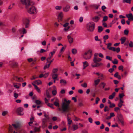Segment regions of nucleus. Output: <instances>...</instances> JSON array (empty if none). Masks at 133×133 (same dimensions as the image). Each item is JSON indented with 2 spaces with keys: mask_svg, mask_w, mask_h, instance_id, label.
<instances>
[{
  "mask_svg": "<svg viewBox=\"0 0 133 133\" xmlns=\"http://www.w3.org/2000/svg\"><path fill=\"white\" fill-rule=\"evenodd\" d=\"M21 3L23 5H25L26 8L34 5V2L31 0H20Z\"/></svg>",
  "mask_w": 133,
  "mask_h": 133,
  "instance_id": "obj_1",
  "label": "nucleus"
},
{
  "mask_svg": "<svg viewBox=\"0 0 133 133\" xmlns=\"http://www.w3.org/2000/svg\"><path fill=\"white\" fill-rule=\"evenodd\" d=\"M64 101L65 102H63L62 103L63 109L64 111L68 110L69 112L70 109L69 105L70 101L69 100L67 101L66 99H64Z\"/></svg>",
  "mask_w": 133,
  "mask_h": 133,
  "instance_id": "obj_2",
  "label": "nucleus"
},
{
  "mask_svg": "<svg viewBox=\"0 0 133 133\" xmlns=\"http://www.w3.org/2000/svg\"><path fill=\"white\" fill-rule=\"evenodd\" d=\"M87 27L88 31L92 32L95 29V24L93 22H89L87 24Z\"/></svg>",
  "mask_w": 133,
  "mask_h": 133,
  "instance_id": "obj_3",
  "label": "nucleus"
},
{
  "mask_svg": "<svg viewBox=\"0 0 133 133\" xmlns=\"http://www.w3.org/2000/svg\"><path fill=\"white\" fill-rule=\"evenodd\" d=\"M31 7L27 10L28 12L31 14H35L37 13V10L34 6H31Z\"/></svg>",
  "mask_w": 133,
  "mask_h": 133,
  "instance_id": "obj_4",
  "label": "nucleus"
},
{
  "mask_svg": "<svg viewBox=\"0 0 133 133\" xmlns=\"http://www.w3.org/2000/svg\"><path fill=\"white\" fill-rule=\"evenodd\" d=\"M117 117L118 119V122L120 123L122 125H123L124 122V119L123 115L120 112L118 113Z\"/></svg>",
  "mask_w": 133,
  "mask_h": 133,
  "instance_id": "obj_5",
  "label": "nucleus"
},
{
  "mask_svg": "<svg viewBox=\"0 0 133 133\" xmlns=\"http://www.w3.org/2000/svg\"><path fill=\"white\" fill-rule=\"evenodd\" d=\"M78 128V125L75 124L72 125V127L69 125L68 127V129L69 130H71L73 131H74Z\"/></svg>",
  "mask_w": 133,
  "mask_h": 133,
  "instance_id": "obj_6",
  "label": "nucleus"
},
{
  "mask_svg": "<svg viewBox=\"0 0 133 133\" xmlns=\"http://www.w3.org/2000/svg\"><path fill=\"white\" fill-rule=\"evenodd\" d=\"M22 21L23 24L25 25L26 28L29 27V22L28 19L26 18H24L23 19Z\"/></svg>",
  "mask_w": 133,
  "mask_h": 133,
  "instance_id": "obj_7",
  "label": "nucleus"
},
{
  "mask_svg": "<svg viewBox=\"0 0 133 133\" xmlns=\"http://www.w3.org/2000/svg\"><path fill=\"white\" fill-rule=\"evenodd\" d=\"M101 15L99 14L98 16H95L92 18V21L95 22H97L100 19Z\"/></svg>",
  "mask_w": 133,
  "mask_h": 133,
  "instance_id": "obj_8",
  "label": "nucleus"
},
{
  "mask_svg": "<svg viewBox=\"0 0 133 133\" xmlns=\"http://www.w3.org/2000/svg\"><path fill=\"white\" fill-rule=\"evenodd\" d=\"M13 79L17 82H22L24 81L23 78L22 77H18L16 76H14L13 77Z\"/></svg>",
  "mask_w": 133,
  "mask_h": 133,
  "instance_id": "obj_9",
  "label": "nucleus"
},
{
  "mask_svg": "<svg viewBox=\"0 0 133 133\" xmlns=\"http://www.w3.org/2000/svg\"><path fill=\"white\" fill-rule=\"evenodd\" d=\"M103 64L102 63L96 62L92 63L91 64V66L93 68L98 67L100 66H102Z\"/></svg>",
  "mask_w": 133,
  "mask_h": 133,
  "instance_id": "obj_10",
  "label": "nucleus"
},
{
  "mask_svg": "<svg viewBox=\"0 0 133 133\" xmlns=\"http://www.w3.org/2000/svg\"><path fill=\"white\" fill-rule=\"evenodd\" d=\"M83 57L85 59H90L91 57V54H89V52L88 51L85 52L84 53L83 55Z\"/></svg>",
  "mask_w": 133,
  "mask_h": 133,
  "instance_id": "obj_11",
  "label": "nucleus"
},
{
  "mask_svg": "<svg viewBox=\"0 0 133 133\" xmlns=\"http://www.w3.org/2000/svg\"><path fill=\"white\" fill-rule=\"evenodd\" d=\"M23 109L21 107L18 108L17 110L18 114L20 115H22L23 114Z\"/></svg>",
  "mask_w": 133,
  "mask_h": 133,
  "instance_id": "obj_12",
  "label": "nucleus"
},
{
  "mask_svg": "<svg viewBox=\"0 0 133 133\" xmlns=\"http://www.w3.org/2000/svg\"><path fill=\"white\" fill-rule=\"evenodd\" d=\"M126 17L128 18V19L129 20H133V15L131 13L127 14L126 15Z\"/></svg>",
  "mask_w": 133,
  "mask_h": 133,
  "instance_id": "obj_13",
  "label": "nucleus"
},
{
  "mask_svg": "<svg viewBox=\"0 0 133 133\" xmlns=\"http://www.w3.org/2000/svg\"><path fill=\"white\" fill-rule=\"evenodd\" d=\"M102 60V59L98 57H94L93 61L94 63L100 62Z\"/></svg>",
  "mask_w": 133,
  "mask_h": 133,
  "instance_id": "obj_14",
  "label": "nucleus"
},
{
  "mask_svg": "<svg viewBox=\"0 0 133 133\" xmlns=\"http://www.w3.org/2000/svg\"><path fill=\"white\" fill-rule=\"evenodd\" d=\"M19 31L20 33H22L23 34H26V31L25 29L23 28L20 29L19 30Z\"/></svg>",
  "mask_w": 133,
  "mask_h": 133,
  "instance_id": "obj_15",
  "label": "nucleus"
},
{
  "mask_svg": "<svg viewBox=\"0 0 133 133\" xmlns=\"http://www.w3.org/2000/svg\"><path fill=\"white\" fill-rule=\"evenodd\" d=\"M67 38L70 44H71L73 43V38L71 37L70 35H68L67 36Z\"/></svg>",
  "mask_w": 133,
  "mask_h": 133,
  "instance_id": "obj_16",
  "label": "nucleus"
},
{
  "mask_svg": "<svg viewBox=\"0 0 133 133\" xmlns=\"http://www.w3.org/2000/svg\"><path fill=\"white\" fill-rule=\"evenodd\" d=\"M32 84L34 87L35 88L37 91L38 93H40L41 92V90L35 84L33 83H32Z\"/></svg>",
  "mask_w": 133,
  "mask_h": 133,
  "instance_id": "obj_17",
  "label": "nucleus"
},
{
  "mask_svg": "<svg viewBox=\"0 0 133 133\" xmlns=\"http://www.w3.org/2000/svg\"><path fill=\"white\" fill-rule=\"evenodd\" d=\"M60 83L62 85H65L67 83L66 81L64 79H61L60 80Z\"/></svg>",
  "mask_w": 133,
  "mask_h": 133,
  "instance_id": "obj_18",
  "label": "nucleus"
},
{
  "mask_svg": "<svg viewBox=\"0 0 133 133\" xmlns=\"http://www.w3.org/2000/svg\"><path fill=\"white\" fill-rule=\"evenodd\" d=\"M42 121L47 124V123L50 121V119L49 117H47L43 119Z\"/></svg>",
  "mask_w": 133,
  "mask_h": 133,
  "instance_id": "obj_19",
  "label": "nucleus"
},
{
  "mask_svg": "<svg viewBox=\"0 0 133 133\" xmlns=\"http://www.w3.org/2000/svg\"><path fill=\"white\" fill-rule=\"evenodd\" d=\"M70 8V6L68 5H67L66 7L63 8V10L65 12H68L69 11Z\"/></svg>",
  "mask_w": 133,
  "mask_h": 133,
  "instance_id": "obj_20",
  "label": "nucleus"
},
{
  "mask_svg": "<svg viewBox=\"0 0 133 133\" xmlns=\"http://www.w3.org/2000/svg\"><path fill=\"white\" fill-rule=\"evenodd\" d=\"M59 101L58 99L56 98L55 101L54 102V104L56 107H59Z\"/></svg>",
  "mask_w": 133,
  "mask_h": 133,
  "instance_id": "obj_21",
  "label": "nucleus"
},
{
  "mask_svg": "<svg viewBox=\"0 0 133 133\" xmlns=\"http://www.w3.org/2000/svg\"><path fill=\"white\" fill-rule=\"evenodd\" d=\"M41 128V126H39L38 128H37L36 127H35L34 129V132H39L40 131Z\"/></svg>",
  "mask_w": 133,
  "mask_h": 133,
  "instance_id": "obj_22",
  "label": "nucleus"
},
{
  "mask_svg": "<svg viewBox=\"0 0 133 133\" xmlns=\"http://www.w3.org/2000/svg\"><path fill=\"white\" fill-rule=\"evenodd\" d=\"M83 69H85V68L89 65L87 61L84 62H83Z\"/></svg>",
  "mask_w": 133,
  "mask_h": 133,
  "instance_id": "obj_23",
  "label": "nucleus"
},
{
  "mask_svg": "<svg viewBox=\"0 0 133 133\" xmlns=\"http://www.w3.org/2000/svg\"><path fill=\"white\" fill-rule=\"evenodd\" d=\"M115 94L116 93L115 92H113L111 95L109 96V98L110 99H112L115 96Z\"/></svg>",
  "mask_w": 133,
  "mask_h": 133,
  "instance_id": "obj_24",
  "label": "nucleus"
},
{
  "mask_svg": "<svg viewBox=\"0 0 133 133\" xmlns=\"http://www.w3.org/2000/svg\"><path fill=\"white\" fill-rule=\"evenodd\" d=\"M67 121L68 122V124L69 125H70L72 122V121L71 119V118H69L68 115H67Z\"/></svg>",
  "mask_w": 133,
  "mask_h": 133,
  "instance_id": "obj_25",
  "label": "nucleus"
},
{
  "mask_svg": "<svg viewBox=\"0 0 133 133\" xmlns=\"http://www.w3.org/2000/svg\"><path fill=\"white\" fill-rule=\"evenodd\" d=\"M103 29L102 26H98V32L99 33L101 32L103 30Z\"/></svg>",
  "mask_w": 133,
  "mask_h": 133,
  "instance_id": "obj_26",
  "label": "nucleus"
},
{
  "mask_svg": "<svg viewBox=\"0 0 133 133\" xmlns=\"http://www.w3.org/2000/svg\"><path fill=\"white\" fill-rule=\"evenodd\" d=\"M58 110H59L60 111H62V113H64V112H69V111L68 110H66L64 111V110L63 109V104H62V106L61 108H58Z\"/></svg>",
  "mask_w": 133,
  "mask_h": 133,
  "instance_id": "obj_27",
  "label": "nucleus"
},
{
  "mask_svg": "<svg viewBox=\"0 0 133 133\" xmlns=\"http://www.w3.org/2000/svg\"><path fill=\"white\" fill-rule=\"evenodd\" d=\"M52 78L53 79H57L58 76V75L57 74H52Z\"/></svg>",
  "mask_w": 133,
  "mask_h": 133,
  "instance_id": "obj_28",
  "label": "nucleus"
},
{
  "mask_svg": "<svg viewBox=\"0 0 133 133\" xmlns=\"http://www.w3.org/2000/svg\"><path fill=\"white\" fill-rule=\"evenodd\" d=\"M34 82L37 85H39L42 84V82L40 80H36Z\"/></svg>",
  "mask_w": 133,
  "mask_h": 133,
  "instance_id": "obj_29",
  "label": "nucleus"
},
{
  "mask_svg": "<svg viewBox=\"0 0 133 133\" xmlns=\"http://www.w3.org/2000/svg\"><path fill=\"white\" fill-rule=\"evenodd\" d=\"M100 82V79H97L96 80H95V86L97 85Z\"/></svg>",
  "mask_w": 133,
  "mask_h": 133,
  "instance_id": "obj_30",
  "label": "nucleus"
},
{
  "mask_svg": "<svg viewBox=\"0 0 133 133\" xmlns=\"http://www.w3.org/2000/svg\"><path fill=\"white\" fill-rule=\"evenodd\" d=\"M126 40V38L125 37H123L121 38L120 39V40L121 41V44H123L125 42Z\"/></svg>",
  "mask_w": 133,
  "mask_h": 133,
  "instance_id": "obj_31",
  "label": "nucleus"
},
{
  "mask_svg": "<svg viewBox=\"0 0 133 133\" xmlns=\"http://www.w3.org/2000/svg\"><path fill=\"white\" fill-rule=\"evenodd\" d=\"M13 128L12 126L11 125H9V131L10 133H12L13 132Z\"/></svg>",
  "mask_w": 133,
  "mask_h": 133,
  "instance_id": "obj_32",
  "label": "nucleus"
},
{
  "mask_svg": "<svg viewBox=\"0 0 133 133\" xmlns=\"http://www.w3.org/2000/svg\"><path fill=\"white\" fill-rule=\"evenodd\" d=\"M47 126V124L42 121V127L43 128H44Z\"/></svg>",
  "mask_w": 133,
  "mask_h": 133,
  "instance_id": "obj_33",
  "label": "nucleus"
},
{
  "mask_svg": "<svg viewBox=\"0 0 133 133\" xmlns=\"http://www.w3.org/2000/svg\"><path fill=\"white\" fill-rule=\"evenodd\" d=\"M58 69L57 68L53 69L52 70V74H55L57 73L58 71Z\"/></svg>",
  "mask_w": 133,
  "mask_h": 133,
  "instance_id": "obj_34",
  "label": "nucleus"
},
{
  "mask_svg": "<svg viewBox=\"0 0 133 133\" xmlns=\"http://www.w3.org/2000/svg\"><path fill=\"white\" fill-rule=\"evenodd\" d=\"M108 19V17L107 16H105L103 17V20L102 21V22H105Z\"/></svg>",
  "mask_w": 133,
  "mask_h": 133,
  "instance_id": "obj_35",
  "label": "nucleus"
},
{
  "mask_svg": "<svg viewBox=\"0 0 133 133\" xmlns=\"http://www.w3.org/2000/svg\"><path fill=\"white\" fill-rule=\"evenodd\" d=\"M112 62L114 64H117L118 63V61L116 59H115L114 61H112Z\"/></svg>",
  "mask_w": 133,
  "mask_h": 133,
  "instance_id": "obj_36",
  "label": "nucleus"
},
{
  "mask_svg": "<svg viewBox=\"0 0 133 133\" xmlns=\"http://www.w3.org/2000/svg\"><path fill=\"white\" fill-rule=\"evenodd\" d=\"M18 94L15 91L14 92V96L15 99H16L17 98L18 96Z\"/></svg>",
  "mask_w": 133,
  "mask_h": 133,
  "instance_id": "obj_37",
  "label": "nucleus"
},
{
  "mask_svg": "<svg viewBox=\"0 0 133 133\" xmlns=\"http://www.w3.org/2000/svg\"><path fill=\"white\" fill-rule=\"evenodd\" d=\"M72 52L73 54L75 55L77 53V50L75 49H73L72 50Z\"/></svg>",
  "mask_w": 133,
  "mask_h": 133,
  "instance_id": "obj_38",
  "label": "nucleus"
},
{
  "mask_svg": "<svg viewBox=\"0 0 133 133\" xmlns=\"http://www.w3.org/2000/svg\"><path fill=\"white\" fill-rule=\"evenodd\" d=\"M81 86L84 88H86L87 87V84L86 83H84L81 84Z\"/></svg>",
  "mask_w": 133,
  "mask_h": 133,
  "instance_id": "obj_39",
  "label": "nucleus"
},
{
  "mask_svg": "<svg viewBox=\"0 0 133 133\" xmlns=\"http://www.w3.org/2000/svg\"><path fill=\"white\" fill-rule=\"evenodd\" d=\"M8 113V111H4L2 113V116H4L7 115Z\"/></svg>",
  "mask_w": 133,
  "mask_h": 133,
  "instance_id": "obj_40",
  "label": "nucleus"
},
{
  "mask_svg": "<svg viewBox=\"0 0 133 133\" xmlns=\"http://www.w3.org/2000/svg\"><path fill=\"white\" fill-rule=\"evenodd\" d=\"M63 17V14L62 12H60L58 15V18H62Z\"/></svg>",
  "mask_w": 133,
  "mask_h": 133,
  "instance_id": "obj_41",
  "label": "nucleus"
},
{
  "mask_svg": "<svg viewBox=\"0 0 133 133\" xmlns=\"http://www.w3.org/2000/svg\"><path fill=\"white\" fill-rule=\"evenodd\" d=\"M109 50L113 51H116V49L115 47H111L109 48Z\"/></svg>",
  "mask_w": 133,
  "mask_h": 133,
  "instance_id": "obj_42",
  "label": "nucleus"
},
{
  "mask_svg": "<svg viewBox=\"0 0 133 133\" xmlns=\"http://www.w3.org/2000/svg\"><path fill=\"white\" fill-rule=\"evenodd\" d=\"M47 105L49 107L53 109H54V108H53L54 105L53 104L49 103Z\"/></svg>",
  "mask_w": 133,
  "mask_h": 133,
  "instance_id": "obj_43",
  "label": "nucleus"
},
{
  "mask_svg": "<svg viewBox=\"0 0 133 133\" xmlns=\"http://www.w3.org/2000/svg\"><path fill=\"white\" fill-rule=\"evenodd\" d=\"M129 31L128 30L125 29L124 31V34L126 35H127L129 33Z\"/></svg>",
  "mask_w": 133,
  "mask_h": 133,
  "instance_id": "obj_44",
  "label": "nucleus"
},
{
  "mask_svg": "<svg viewBox=\"0 0 133 133\" xmlns=\"http://www.w3.org/2000/svg\"><path fill=\"white\" fill-rule=\"evenodd\" d=\"M35 103L39 105L41 104V101L38 100H36L35 101Z\"/></svg>",
  "mask_w": 133,
  "mask_h": 133,
  "instance_id": "obj_45",
  "label": "nucleus"
},
{
  "mask_svg": "<svg viewBox=\"0 0 133 133\" xmlns=\"http://www.w3.org/2000/svg\"><path fill=\"white\" fill-rule=\"evenodd\" d=\"M62 8V7L61 6H56L55 9L57 10H60Z\"/></svg>",
  "mask_w": 133,
  "mask_h": 133,
  "instance_id": "obj_46",
  "label": "nucleus"
},
{
  "mask_svg": "<svg viewBox=\"0 0 133 133\" xmlns=\"http://www.w3.org/2000/svg\"><path fill=\"white\" fill-rule=\"evenodd\" d=\"M50 64H48V65L46 64L44 67V69H45L46 68H49L50 66Z\"/></svg>",
  "mask_w": 133,
  "mask_h": 133,
  "instance_id": "obj_47",
  "label": "nucleus"
},
{
  "mask_svg": "<svg viewBox=\"0 0 133 133\" xmlns=\"http://www.w3.org/2000/svg\"><path fill=\"white\" fill-rule=\"evenodd\" d=\"M109 110V109L108 108V107L106 106L104 107V111L105 112H106L107 111H108Z\"/></svg>",
  "mask_w": 133,
  "mask_h": 133,
  "instance_id": "obj_48",
  "label": "nucleus"
},
{
  "mask_svg": "<svg viewBox=\"0 0 133 133\" xmlns=\"http://www.w3.org/2000/svg\"><path fill=\"white\" fill-rule=\"evenodd\" d=\"M100 84L103 85L102 88H104L105 86L106 85V84L104 82H102L100 83Z\"/></svg>",
  "mask_w": 133,
  "mask_h": 133,
  "instance_id": "obj_49",
  "label": "nucleus"
},
{
  "mask_svg": "<svg viewBox=\"0 0 133 133\" xmlns=\"http://www.w3.org/2000/svg\"><path fill=\"white\" fill-rule=\"evenodd\" d=\"M130 47L132 48L133 47V43L132 41H130L129 44Z\"/></svg>",
  "mask_w": 133,
  "mask_h": 133,
  "instance_id": "obj_50",
  "label": "nucleus"
},
{
  "mask_svg": "<svg viewBox=\"0 0 133 133\" xmlns=\"http://www.w3.org/2000/svg\"><path fill=\"white\" fill-rule=\"evenodd\" d=\"M52 93L53 95H55L57 93V91L56 90H54L52 91Z\"/></svg>",
  "mask_w": 133,
  "mask_h": 133,
  "instance_id": "obj_51",
  "label": "nucleus"
},
{
  "mask_svg": "<svg viewBox=\"0 0 133 133\" xmlns=\"http://www.w3.org/2000/svg\"><path fill=\"white\" fill-rule=\"evenodd\" d=\"M119 96L120 99H121L124 96V95L123 93H121L119 94Z\"/></svg>",
  "mask_w": 133,
  "mask_h": 133,
  "instance_id": "obj_52",
  "label": "nucleus"
},
{
  "mask_svg": "<svg viewBox=\"0 0 133 133\" xmlns=\"http://www.w3.org/2000/svg\"><path fill=\"white\" fill-rule=\"evenodd\" d=\"M95 40L97 41H100V39L98 38V36H96L95 37Z\"/></svg>",
  "mask_w": 133,
  "mask_h": 133,
  "instance_id": "obj_53",
  "label": "nucleus"
},
{
  "mask_svg": "<svg viewBox=\"0 0 133 133\" xmlns=\"http://www.w3.org/2000/svg\"><path fill=\"white\" fill-rule=\"evenodd\" d=\"M106 59H107L109 60L110 61H112V58L109 56H106Z\"/></svg>",
  "mask_w": 133,
  "mask_h": 133,
  "instance_id": "obj_54",
  "label": "nucleus"
},
{
  "mask_svg": "<svg viewBox=\"0 0 133 133\" xmlns=\"http://www.w3.org/2000/svg\"><path fill=\"white\" fill-rule=\"evenodd\" d=\"M120 109L118 107H116L114 108V110L116 112H117L118 110H120Z\"/></svg>",
  "mask_w": 133,
  "mask_h": 133,
  "instance_id": "obj_55",
  "label": "nucleus"
},
{
  "mask_svg": "<svg viewBox=\"0 0 133 133\" xmlns=\"http://www.w3.org/2000/svg\"><path fill=\"white\" fill-rule=\"evenodd\" d=\"M100 100L99 98L98 97H97L96 99V104H97L98 103V102Z\"/></svg>",
  "mask_w": 133,
  "mask_h": 133,
  "instance_id": "obj_56",
  "label": "nucleus"
},
{
  "mask_svg": "<svg viewBox=\"0 0 133 133\" xmlns=\"http://www.w3.org/2000/svg\"><path fill=\"white\" fill-rule=\"evenodd\" d=\"M12 125L15 128H18L19 126L18 124H13Z\"/></svg>",
  "mask_w": 133,
  "mask_h": 133,
  "instance_id": "obj_57",
  "label": "nucleus"
},
{
  "mask_svg": "<svg viewBox=\"0 0 133 133\" xmlns=\"http://www.w3.org/2000/svg\"><path fill=\"white\" fill-rule=\"evenodd\" d=\"M70 27L69 26H68L66 28L65 27L64 29V31H68Z\"/></svg>",
  "mask_w": 133,
  "mask_h": 133,
  "instance_id": "obj_58",
  "label": "nucleus"
},
{
  "mask_svg": "<svg viewBox=\"0 0 133 133\" xmlns=\"http://www.w3.org/2000/svg\"><path fill=\"white\" fill-rule=\"evenodd\" d=\"M109 36L108 35H105L103 36V38L104 40L107 39L108 38Z\"/></svg>",
  "mask_w": 133,
  "mask_h": 133,
  "instance_id": "obj_59",
  "label": "nucleus"
},
{
  "mask_svg": "<svg viewBox=\"0 0 133 133\" xmlns=\"http://www.w3.org/2000/svg\"><path fill=\"white\" fill-rule=\"evenodd\" d=\"M66 47V46H65V47H62L61 49L60 50V52H63L64 51V49H65Z\"/></svg>",
  "mask_w": 133,
  "mask_h": 133,
  "instance_id": "obj_60",
  "label": "nucleus"
},
{
  "mask_svg": "<svg viewBox=\"0 0 133 133\" xmlns=\"http://www.w3.org/2000/svg\"><path fill=\"white\" fill-rule=\"evenodd\" d=\"M12 65L13 67H16L18 65V64L16 62H14L12 64Z\"/></svg>",
  "mask_w": 133,
  "mask_h": 133,
  "instance_id": "obj_61",
  "label": "nucleus"
},
{
  "mask_svg": "<svg viewBox=\"0 0 133 133\" xmlns=\"http://www.w3.org/2000/svg\"><path fill=\"white\" fill-rule=\"evenodd\" d=\"M123 67L122 65H121L119 66L118 67V69L119 70H122V71H123Z\"/></svg>",
  "mask_w": 133,
  "mask_h": 133,
  "instance_id": "obj_62",
  "label": "nucleus"
},
{
  "mask_svg": "<svg viewBox=\"0 0 133 133\" xmlns=\"http://www.w3.org/2000/svg\"><path fill=\"white\" fill-rule=\"evenodd\" d=\"M49 73L48 72H47L45 74H44V78H46L49 75Z\"/></svg>",
  "mask_w": 133,
  "mask_h": 133,
  "instance_id": "obj_63",
  "label": "nucleus"
},
{
  "mask_svg": "<svg viewBox=\"0 0 133 133\" xmlns=\"http://www.w3.org/2000/svg\"><path fill=\"white\" fill-rule=\"evenodd\" d=\"M121 22L122 24H124L125 23V19H122L121 21Z\"/></svg>",
  "mask_w": 133,
  "mask_h": 133,
  "instance_id": "obj_64",
  "label": "nucleus"
}]
</instances>
